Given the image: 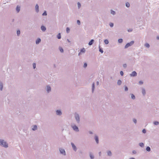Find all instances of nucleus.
Returning a JSON list of instances; mask_svg holds the SVG:
<instances>
[{"mask_svg":"<svg viewBox=\"0 0 159 159\" xmlns=\"http://www.w3.org/2000/svg\"><path fill=\"white\" fill-rule=\"evenodd\" d=\"M142 93L143 95L145 94V91L144 89H143L142 90Z\"/></svg>","mask_w":159,"mask_h":159,"instance_id":"36","label":"nucleus"},{"mask_svg":"<svg viewBox=\"0 0 159 159\" xmlns=\"http://www.w3.org/2000/svg\"><path fill=\"white\" fill-rule=\"evenodd\" d=\"M136 75H137V73L135 71H133L132 72V73L130 74V75L131 76H136Z\"/></svg>","mask_w":159,"mask_h":159,"instance_id":"4","label":"nucleus"},{"mask_svg":"<svg viewBox=\"0 0 159 159\" xmlns=\"http://www.w3.org/2000/svg\"><path fill=\"white\" fill-rule=\"evenodd\" d=\"M78 6L79 8H80V7L81 5L79 2L78 3Z\"/></svg>","mask_w":159,"mask_h":159,"instance_id":"37","label":"nucleus"},{"mask_svg":"<svg viewBox=\"0 0 159 159\" xmlns=\"http://www.w3.org/2000/svg\"><path fill=\"white\" fill-rule=\"evenodd\" d=\"M99 51L101 52V53H102L103 52V51L101 49H100Z\"/></svg>","mask_w":159,"mask_h":159,"instance_id":"46","label":"nucleus"},{"mask_svg":"<svg viewBox=\"0 0 159 159\" xmlns=\"http://www.w3.org/2000/svg\"><path fill=\"white\" fill-rule=\"evenodd\" d=\"M33 67L34 69L36 67V64L35 63H34L33 64Z\"/></svg>","mask_w":159,"mask_h":159,"instance_id":"40","label":"nucleus"},{"mask_svg":"<svg viewBox=\"0 0 159 159\" xmlns=\"http://www.w3.org/2000/svg\"><path fill=\"white\" fill-rule=\"evenodd\" d=\"M111 13L113 15H114L115 14V12L113 11H111Z\"/></svg>","mask_w":159,"mask_h":159,"instance_id":"33","label":"nucleus"},{"mask_svg":"<svg viewBox=\"0 0 159 159\" xmlns=\"http://www.w3.org/2000/svg\"><path fill=\"white\" fill-rule=\"evenodd\" d=\"M123 66V67L125 68L126 67V64H124Z\"/></svg>","mask_w":159,"mask_h":159,"instance_id":"49","label":"nucleus"},{"mask_svg":"<svg viewBox=\"0 0 159 159\" xmlns=\"http://www.w3.org/2000/svg\"><path fill=\"white\" fill-rule=\"evenodd\" d=\"M134 43V41H132L131 42H130L129 43H127L125 46V48H127L129 47V46H130L132 44H133Z\"/></svg>","mask_w":159,"mask_h":159,"instance_id":"2","label":"nucleus"},{"mask_svg":"<svg viewBox=\"0 0 159 159\" xmlns=\"http://www.w3.org/2000/svg\"><path fill=\"white\" fill-rule=\"evenodd\" d=\"M118 42L119 43H121L123 41V40L122 39H120L118 40Z\"/></svg>","mask_w":159,"mask_h":159,"instance_id":"24","label":"nucleus"},{"mask_svg":"<svg viewBox=\"0 0 159 159\" xmlns=\"http://www.w3.org/2000/svg\"><path fill=\"white\" fill-rule=\"evenodd\" d=\"M87 66V64L86 63H85L84 64V67L85 68Z\"/></svg>","mask_w":159,"mask_h":159,"instance_id":"44","label":"nucleus"},{"mask_svg":"<svg viewBox=\"0 0 159 159\" xmlns=\"http://www.w3.org/2000/svg\"><path fill=\"white\" fill-rule=\"evenodd\" d=\"M109 25L111 27H112L113 26V23H110Z\"/></svg>","mask_w":159,"mask_h":159,"instance_id":"34","label":"nucleus"},{"mask_svg":"<svg viewBox=\"0 0 159 159\" xmlns=\"http://www.w3.org/2000/svg\"><path fill=\"white\" fill-rule=\"evenodd\" d=\"M2 87H3V86H2V83H0V89L1 90H2Z\"/></svg>","mask_w":159,"mask_h":159,"instance_id":"20","label":"nucleus"},{"mask_svg":"<svg viewBox=\"0 0 159 159\" xmlns=\"http://www.w3.org/2000/svg\"><path fill=\"white\" fill-rule=\"evenodd\" d=\"M75 118L77 121H79V117L78 115H76L75 116Z\"/></svg>","mask_w":159,"mask_h":159,"instance_id":"10","label":"nucleus"},{"mask_svg":"<svg viewBox=\"0 0 159 159\" xmlns=\"http://www.w3.org/2000/svg\"><path fill=\"white\" fill-rule=\"evenodd\" d=\"M70 30L69 28L68 27H67V28H66V32H67V33H69V32L70 31Z\"/></svg>","mask_w":159,"mask_h":159,"instance_id":"27","label":"nucleus"},{"mask_svg":"<svg viewBox=\"0 0 159 159\" xmlns=\"http://www.w3.org/2000/svg\"><path fill=\"white\" fill-rule=\"evenodd\" d=\"M131 98L133 99H134L135 98V96L133 94L131 95Z\"/></svg>","mask_w":159,"mask_h":159,"instance_id":"32","label":"nucleus"},{"mask_svg":"<svg viewBox=\"0 0 159 159\" xmlns=\"http://www.w3.org/2000/svg\"><path fill=\"white\" fill-rule=\"evenodd\" d=\"M94 84L93 83V85H92V91H93H93H94Z\"/></svg>","mask_w":159,"mask_h":159,"instance_id":"25","label":"nucleus"},{"mask_svg":"<svg viewBox=\"0 0 159 159\" xmlns=\"http://www.w3.org/2000/svg\"><path fill=\"white\" fill-rule=\"evenodd\" d=\"M139 83L140 84H143V82L142 81H140L139 82Z\"/></svg>","mask_w":159,"mask_h":159,"instance_id":"48","label":"nucleus"},{"mask_svg":"<svg viewBox=\"0 0 159 159\" xmlns=\"http://www.w3.org/2000/svg\"><path fill=\"white\" fill-rule=\"evenodd\" d=\"M130 159H135L133 158H131Z\"/></svg>","mask_w":159,"mask_h":159,"instance_id":"53","label":"nucleus"},{"mask_svg":"<svg viewBox=\"0 0 159 159\" xmlns=\"http://www.w3.org/2000/svg\"><path fill=\"white\" fill-rule=\"evenodd\" d=\"M107 154H108V155H109V156H111V151H108V152H107Z\"/></svg>","mask_w":159,"mask_h":159,"instance_id":"29","label":"nucleus"},{"mask_svg":"<svg viewBox=\"0 0 159 159\" xmlns=\"http://www.w3.org/2000/svg\"><path fill=\"white\" fill-rule=\"evenodd\" d=\"M104 42L106 44H108L109 43V41L107 39L105 40Z\"/></svg>","mask_w":159,"mask_h":159,"instance_id":"19","label":"nucleus"},{"mask_svg":"<svg viewBox=\"0 0 159 159\" xmlns=\"http://www.w3.org/2000/svg\"><path fill=\"white\" fill-rule=\"evenodd\" d=\"M133 153L134 154H135L136 153V152L135 151H134L133 152Z\"/></svg>","mask_w":159,"mask_h":159,"instance_id":"51","label":"nucleus"},{"mask_svg":"<svg viewBox=\"0 0 159 159\" xmlns=\"http://www.w3.org/2000/svg\"><path fill=\"white\" fill-rule=\"evenodd\" d=\"M20 34V30H17V34L18 35H19Z\"/></svg>","mask_w":159,"mask_h":159,"instance_id":"30","label":"nucleus"},{"mask_svg":"<svg viewBox=\"0 0 159 159\" xmlns=\"http://www.w3.org/2000/svg\"><path fill=\"white\" fill-rule=\"evenodd\" d=\"M132 31V30H131V29H129V30H128V32H131Z\"/></svg>","mask_w":159,"mask_h":159,"instance_id":"50","label":"nucleus"},{"mask_svg":"<svg viewBox=\"0 0 159 159\" xmlns=\"http://www.w3.org/2000/svg\"><path fill=\"white\" fill-rule=\"evenodd\" d=\"M60 151L61 154H65V152L64 149H61Z\"/></svg>","mask_w":159,"mask_h":159,"instance_id":"8","label":"nucleus"},{"mask_svg":"<svg viewBox=\"0 0 159 159\" xmlns=\"http://www.w3.org/2000/svg\"><path fill=\"white\" fill-rule=\"evenodd\" d=\"M128 90V89L127 87H126V86L125 87V91H127Z\"/></svg>","mask_w":159,"mask_h":159,"instance_id":"47","label":"nucleus"},{"mask_svg":"<svg viewBox=\"0 0 159 159\" xmlns=\"http://www.w3.org/2000/svg\"><path fill=\"white\" fill-rule=\"evenodd\" d=\"M90 158H91V159H93V155H92L90 154Z\"/></svg>","mask_w":159,"mask_h":159,"instance_id":"39","label":"nucleus"},{"mask_svg":"<svg viewBox=\"0 0 159 159\" xmlns=\"http://www.w3.org/2000/svg\"><path fill=\"white\" fill-rule=\"evenodd\" d=\"M72 128L73 129L76 131H79L78 128L75 125H74L72 126Z\"/></svg>","mask_w":159,"mask_h":159,"instance_id":"3","label":"nucleus"},{"mask_svg":"<svg viewBox=\"0 0 159 159\" xmlns=\"http://www.w3.org/2000/svg\"><path fill=\"white\" fill-rule=\"evenodd\" d=\"M77 24L79 25H80V21L79 20H77Z\"/></svg>","mask_w":159,"mask_h":159,"instance_id":"38","label":"nucleus"},{"mask_svg":"<svg viewBox=\"0 0 159 159\" xmlns=\"http://www.w3.org/2000/svg\"><path fill=\"white\" fill-rule=\"evenodd\" d=\"M120 74L121 76H123V72L122 71H120Z\"/></svg>","mask_w":159,"mask_h":159,"instance_id":"41","label":"nucleus"},{"mask_svg":"<svg viewBox=\"0 0 159 159\" xmlns=\"http://www.w3.org/2000/svg\"><path fill=\"white\" fill-rule=\"evenodd\" d=\"M93 41H94V40L93 39L91 40V41L89 43V45H92L93 43Z\"/></svg>","mask_w":159,"mask_h":159,"instance_id":"14","label":"nucleus"},{"mask_svg":"<svg viewBox=\"0 0 159 159\" xmlns=\"http://www.w3.org/2000/svg\"><path fill=\"white\" fill-rule=\"evenodd\" d=\"M150 148L149 147H147L146 148V150L148 151H150Z\"/></svg>","mask_w":159,"mask_h":159,"instance_id":"22","label":"nucleus"},{"mask_svg":"<svg viewBox=\"0 0 159 159\" xmlns=\"http://www.w3.org/2000/svg\"><path fill=\"white\" fill-rule=\"evenodd\" d=\"M0 145L6 148L8 147V144L2 140L0 139Z\"/></svg>","mask_w":159,"mask_h":159,"instance_id":"1","label":"nucleus"},{"mask_svg":"<svg viewBox=\"0 0 159 159\" xmlns=\"http://www.w3.org/2000/svg\"><path fill=\"white\" fill-rule=\"evenodd\" d=\"M71 144L72 148H73L74 150L75 151H76V147L74 145V144L73 143H71Z\"/></svg>","mask_w":159,"mask_h":159,"instance_id":"6","label":"nucleus"},{"mask_svg":"<svg viewBox=\"0 0 159 159\" xmlns=\"http://www.w3.org/2000/svg\"><path fill=\"white\" fill-rule=\"evenodd\" d=\"M57 38L58 39H60L61 38V34L60 33H59L57 35Z\"/></svg>","mask_w":159,"mask_h":159,"instance_id":"21","label":"nucleus"},{"mask_svg":"<svg viewBox=\"0 0 159 159\" xmlns=\"http://www.w3.org/2000/svg\"><path fill=\"white\" fill-rule=\"evenodd\" d=\"M47 15V13H46V11H45L43 14V16H44V15Z\"/></svg>","mask_w":159,"mask_h":159,"instance_id":"43","label":"nucleus"},{"mask_svg":"<svg viewBox=\"0 0 159 159\" xmlns=\"http://www.w3.org/2000/svg\"><path fill=\"white\" fill-rule=\"evenodd\" d=\"M97 84H98V82H97Z\"/></svg>","mask_w":159,"mask_h":159,"instance_id":"54","label":"nucleus"},{"mask_svg":"<svg viewBox=\"0 0 159 159\" xmlns=\"http://www.w3.org/2000/svg\"><path fill=\"white\" fill-rule=\"evenodd\" d=\"M51 87L49 86H47V91L48 92H49V91H51Z\"/></svg>","mask_w":159,"mask_h":159,"instance_id":"9","label":"nucleus"},{"mask_svg":"<svg viewBox=\"0 0 159 159\" xmlns=\"http://www.w3.org/2000/svg\"><path fill=\"white\" fill-rule=\"evenodd\" d=\"M41 30L43 31H45L46 30V28L44 26H42L41 27Z\"/></svg>","mask_w":159,"mask_h":159,"instance_id":"13","label":"nucleus"},{"mask_svg":"<svg viewBox=\"0 0 159 159\" xmlns=\"http://www.w3.org/2000/svg\"><path fill=\"white\" fill-rule=\"evenodd\" d=\"M139 145L141 147H143L144 146V144L143 143H139Z\"/></svg>","mask_w":159,"mask_h":159,"instance_id":"31","label":"nucleus"},{"mask_svg":"<svg viewBox=\"0 0 159 159\" xmlns=\"http://www.w3.org/2000/svg\"><path fill=\"white\" fill-rule=\"evenodd\" d=\"M126 6L127 7H129L130 6V4H129V3L128 2H127L126 3Z\"/></svg>","mask_w":159,"mask_h":159,"instance_id":"28","label":"nucleus"},{"mask_svg":"<svg viewBox=\"0 0 159 159\" xmlns=\"http://www.w3.org/2000/svg\"><path fill=\"white\" fill-rule=\"evenodd\" d=\"M117 84L119 85H120L121 84V81L120 80H118L117 82Z\"/></svg>","mask_w":159,"mask_h":159,"instance_id":"18","label":"nucleus"},{"mask_svg":"<svg viewBox=\"0 0 159 159\" xmlns=\"http://www.w3.org/2000/svg\"><path fill=\"white\" fill-rule=\"evenodd\" d=\"M16 10L18 12L20 11V7L18 6H17L16 8Z\"/></svg>","mask_w":159,"mask_h":159,"instance_id":"16","label":"nucleus"},{"mask_svg":"<svg viewBox=\"0 0 159 159\" xmlns=\"http://www.w3.org/2000/svg\"><path fill=\"white\" fill-rule=\"evenodd\" d=\"M157 39H159V36H157Z\"/></svg>","mask_w":159,"mask_h":159,"instance_id":"52","label":"nucleus"},{"mask_svg":"<svg viewBox=\"0 0 159 159\" xmlns=\"http://www.w3.org/2000/svg\"><path fill=\"white\" fill-rule=\"evenodd\" d=\"M59 49L61 52H63V50L62 48H61V47L59 48Z\"/></svg>","mask_w":159,"mask_h":159,"instance_id":"23","label":"nucleus"},{"mask_svg":"<svg viewBox=\"0 0 159 159\" xmlns=\"http://www.w3.org/2000/svg\"><path fill=\"white\" fill-rule=\"evenodd\" d=\"M37 129V127L36 125H34L33 128H32V130H36Z\"/></svg>","mask_w":159,"mask_h":159,"instance_id":"17","label":"nucleus"},{"mask_svg":"<svg viewBox=\"0 0 159 159\" xmlns=\"http://www.w3.org/2000/svg\"><path fill=\"white\" fill-rule=\"evenodd\" d=\"M40 42H41V39H40L39 38V39H37L36 41V44H38L39 43H40Z\"/></svg>","mask_w":159,"mask_h":159,"instance_id":"11","label":"nucleus"},{"mask_svg":"<svg viewBox=\"0 0 159 159\" xmlns=\"http://www.w3.org/2000/svg\"><path fill=\"white\" fill-rule=\"evenodd\" d=\"M159 124V123L157 121H155L154 122V124L155 125H157Z\"/></svg>","mask_w":159,"mask_h":159,"instance_id":"35","label":"nucleus"},{"mask_svg":"<svg viewBox=\"0 0 159 159\" xmlns=\"http://www.w3.org/2000/svg\"><path fill=\"white\" fill-rule=\"evenodd\" d=\"M56 114L57 115H61V112L60 110H57L56 111Z\"/></svg>","mask_w":159,"mask_h":159,"instance_id":"7","label":"nucleus"},{"mask_svg":"<svg viewBox=\"0 0 159 159\" xmlns=\"http://www.w3.org/2000/svg\"><path fill=\"white\" fill-rule=\"evenodd\" d=\"M95 139L96 142V143H98V136H96L95 137Z\"/></svg>","mask_w":159,"mask_h":159,"instance_id":"15","label":"nucleus"},{"mask_svg":"<svg viewBox=\"0 0 159 159\" xmlns=\"http://www.w3.org/2000/svg\"><path fill=\"white\" fill-rule=\"evenodd\" d=\"M35 9L37 12L39 11V6L37 4L35 6Z\"/></svg>","mask_w":159,"mask_h":159,"instance_id":"12","label":"nucleus"},{"mask_svg":"<svg viewBox=\"0 0 159 159\" xmlns=\"http://www.w3.org/2000/svg\"><path fill=\"white\" fill-rule=\"evenodd\" d=\"M133 120L134 122V123H136V122H137V121H136V119H134Z\"/></svg>","mask_w":159,"mask_h":159,"instance_id":"45","label":"nucleus"},{"mask_svg":"<svg viewBox=\"0 0 159 159\" xmlns=\"http://www.w3.org/2000/svg\"><path fill=\"white\" fill-rule=\"evenodd\" d=\"M142 132L143 133H146V130L145 129H143L142 130Z\"/></svg>","mask_w":159,"mask_h":159,"instance_id":"42","label":"nucleus"},{"mask_svg":"<svg viewBox=\"0 0 159 159\" xmlns=\"http://www.w3.org/2000/svg\"><path fill=\"white\" fill-rule=\"evenodd\" d=\"M145 46L147 48H149L150 46L147 43H146L145 44Z\"/></svg>","mask_w":159,"mask_h":159,"instance_id":"26","label":"nucleus"},{"mask_svg":"<svg viewBox=\"0 0 159 159\" xmlns=\"http://www.w3.org/2000/svg\"><path fill=\"white\" fill-rule=\"evenodd\" d=\"M85 51V50L84 48H82V49H81V50L80 51V52L79 53V55H80L81 54V52H84Z\"/></svg>","mask_w":159,"mask_h":159,"instance_id":"5","label":"nucleus"}]
</instances>
